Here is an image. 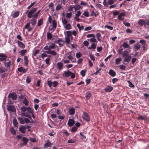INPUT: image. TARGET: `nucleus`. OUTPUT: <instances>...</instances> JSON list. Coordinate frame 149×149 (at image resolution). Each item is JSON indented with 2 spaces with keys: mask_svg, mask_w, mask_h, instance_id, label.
I'll return each instance as SVG.
<instances>
[{
  "mask_svg": "<svg viewBox=\"0 0 149 149\" xmlns=\"http://www.w3.org/2000/svg\"><path fill=\"white\" fill-rule=\"evenodd\" d=\"M47 36L48 39H51L52 37V34L50 32L47 33Z\"/></svg>",
  "mask_w": 149,
  "mask_h": 149,
  "instance_id": "48",
  "label": "nucleus"
},
{
  "mask_svg": "<svg viewBox=\"0 0 149 149\" xmlns=\"http://www.w3.org/2000/svg\"><path fill=\"white\" fill-rule=\"evenodd\" d=\"M7 57V56L3 54H0V60L1 61H5Z\"/></svg>",
  "mask_w": 149,
  "mask_h": 149,
  "instance_id": "12",
  "label": "nucleus"
},
{
  "mask_svg": "<svg viewBox=\"0 0 149 149\" xmlns=\"http://www.w3.org/2000/svg\"><path fill=\"white\" fill-rule=\"evenodd\" d=\"M138 23L139 25L141 26H143L144 25L145 26L146 24V23L144 20L143 19H140L138 22Z\"/></svg>",
  "mask_w": 149,
  "mask_h": 149,
  "instance_id": "15",
  "label": "nucleus"
},
{
  "mask_svg": "<svg viewBox=\"0 0 149 149\" xmlns=\"http://www.w3.org/2000/svg\"><path fill=\"white\" fill-rule=\"evenodd\" d=\"M124 60L125 62H128L131 60V56H130L128 55V56L124 57Z\"/></svg>",
  "mask_w": 149,
  "mask_h": 149,
  "instance_id": "24",
  "label": "nucleus"
},
{
  "mask_svg": "<svg viewBox=\"0 0 149 149\" xmlns=\"http://www.w3.org/2000/svg\"><path fill=\"white\" fill-rule=\"evenodd\" d=\"M139 42L143 45H145L146 43V41L144 40H141L139 41Z\"/></svg>",
  "mask_w": 149,
  "mask_h": 149,
  "instance_id": "57",
  "label": "nucleus"
},
{
  "mask_svg": "<svg viewBox=\"0 0 149 149\" xmlns=\"http://www.w3.org/2000/svg\"><path fill=\"white\" fill-rule=\"evenodd\" d=\"M19 11H17L15 12L13 14H12V16L13 17L16 18L19 15Z\"/></svg>",
  "mask_w": 149,
  "mask_h": 149,
  "instance_id": "26",
  "label": "nucleus"
},
{
  "mask_svg": "<svg viewBox=\"0 0 149 149\" xmlns=\"http://www.w3.org/2000/svg\"><path fill=\"white\" fill-rule=\"evenodd\" d=\"M75 112V109L73 107L70 108L68 111L70 115H73L74 113Z\"/></svg>",
  "mask_w": 149,
  "mask_h": 149,
  "instance_id": "18",
  "label": "nucleus"
},
{
  "mask_svg": "<svg viewBox=\"0 0 149 149\" xmlns=\"http://www.w3.org/2000/svg\"><path fill=\"white\" fill-rule=\"evenodd\" d=\"M121 46H123L124 48H127L129 47V45L126 42H123Z\"/></svg>",
  "mask_w": 149,
  "mask_h": 149,
  "instance_id": "41",
  "label": "nucleus"
},
{
  "mask_svg": "<svg viewBox=\"0 0 149 149\" xmlns=\"http://www.w3.org/2000/svg\"><path fill=\"white\" fill-rule=\"evenodd\" d=\"M22 141L23 143L26 144L29 141V139L26 137H24L22 139Z\"/></svg>",
  "mask_w": 149,
  "mask_h": 149,
  "instance_id": "36",
  "label": "nucleus"
},
{
  "mask_svg": "<svg viewBox=\"0 0 149 149\" xmlns=\"http://www.w3.org/2000/svg\"><path fill=\"white\" fill-rule=\"evenodd\" d=\"M52 143L50 142L49 140H47L46 143L44 144V148H46L47 147H50L52 146Z\"/></svg>",
  "mask_w": 149,
  "mask_h": 149,
  "instance_id": "16",
  "label": "nucleus"
},
{
  "mask_svg": "<svg viewBox=\"0 0 149 149\" xmlns=\"http://www.w3.org/2000/svg\"><path fill=\"white\" fill-rule=\"evenodd\" d=\"M77 26L80 31L81 30H83L84 29V27L83 26H81L79 24H77Z\"/></svg>",
  "mask_w": 149,
  "mask_h": 149,
  "instance_id": "31",
  "label": "nucleus"
},
{
  "mask_svg": "<svg viewBox=\"0 0 149 149\" xmlns=\"http://www.w3.org/2000/svg\"><path fill=\"white\" fill-rule=\"evenodd\" d=\"M65 42L67 44H69L70 42V37L67 36L65 38Z\"/></svg>",
  "mask_w": 149,
  "mask_h": 149,
  "instance_id": "50",
  "label": "nucleus"
},
{
  "mask_svg": "<svg viewBox=\"0 0 149 149\" xmlns=\"http://www.w3.org/2000/svg\"><path fill=\"white\" fill-rule=\"evenodd\" d=\"M138 119L139 120H145L146 119V118L144 116H142L141 115H139L138 118Z\"/></svg>",
  "mask_w": 149,
  "mask_h": 149,
  "instance_id": "47",
  "label": "nucleus"
},
{
  "mask_svg": "<svg viewBox=\"0 0 149 149\" xmlns=\"http://www.w3.org/2000/svg\"><path fill=\"white\" fill-rule=\"evenodd\" d=\"M109 73L110 75L113 77L115 76L116 74V72L112 70H109Z\"/></svg>",
  "mask_w": 149,
  "mask_h": 149,
  "instance_id": "29",
  "label": "nucleus"
},
{
  "mask_svg": "<svg viewBox=\"0 0 149 149\" xmlns=\"http://www.w3.org/2000/svg\"><path fill=\"white\" fill-rule=\"evenodd\" d=\"M83 15L85 17H88L89 16V13L87 11H85L83 13Z\"/></svg>",
  "mask_w": 149,
  "mask_h": 149,
  "instance_id": "54",
  "label": "nucleus"
},
{
  "mask_svg": "<svg viewBox=\"0 0 149 149\" xmlns=\"http://www.w3.org/2000/svg\"><path fill=\"white\" fill-rule=\"evenodd\" d=\"M18 71L20 72H23V73H25L26 71V69H25L23 67H20L18 68Z\"/></svg>",
  "mask_w": 149,
  "mask_h": 149,
  "instance_id": "21",
  "label": "nucleus"
},
{
  "mask_svg": "<svg viewBox=\"0 0 149 149\" xmlns=\"http://www.w3.org/2000/svg\"><path fill=\"white\" fill-rule=\"evenodd\" d=\"M23 104L26 106H27L29 105V102L28 101L27 98L25 97L22 102Z\"/></svg>",
  "mask_w": 149,
  "mask_h": 149,
  "instance_id": "22",
  "label": "nucleus"
},
{
  "mask_svg": "<svg viewBox=\"0 0 149 149\" xmlns=\"http://www.w3.org/2000/svg\"><path fill=\"white\" fill-rule=\"evenodd\" d=\"M129 52L127 50H125L123 53L122 55L123 57H124L125 56H128Z\"/></svg>",
  "mask_w": 149,
  "mask_h": 149,
  "instance_id": "43",
  "label": "nucleus"
},
{
  "mask_svg": "<svg viewBox=\"0 0 149 149\" xmlns=\"http://www.w3.org/2000/svg\"><path fill=\"white\" fill-rule=\"evenodd\" d=\"M91 93L90 91L86 93L85 94V97L87 100H89L91 97Z\"/></svg>",
  "mask_w": 149,
  "mask_h": 149,
  "instance_id": "20",
  "label": "nucleus"
},
{
  "mask_svg": "<svg viewBox=\"0 0 149 149\" xmlns=\"http://www.w3.org/2000/svg\"><path fill=\"white\" fill-rule=\"evenodd\" d=\"M116 0H109L108 1V3L109 5H111L113 4L115 1H116Z\"/></svg>",
  "mask_w": 149,
  "mask_h": 149,
  "instance_id": "51",
  "label": "nucleus"
},
{
  "mask_svg": "<svg viewBox=\"0 0 149 149\" xmlns=\"http://www.w3.org/2000/svg\"><path fill=\"white\" fill-rule=\"evenodd\" d=\"M89 56L90 57L91 59L93 61H95V56H94L92 54H91Z\"/></svg>",
  "mask_w": 149,
  "mask_h": 149,
  "instance_id": "63",
  "label": "nucleus"
},
{
  "mask_svg": "<svg viewBox=\"0 0 149 149\" xmlns=\"http://www.w3.org/2000/svg\"><path fill=\"white\" fill-rule=\"evenodd\" d=\"M58 83L56 81H54L52 83L53 86L54 87H56L58 85Z\"/></svg>",
  "mask_w": 149,
  "mask_h": 149,
  "instance_id": "55",
  "label": "nucleus"
},
{
  "mask_svg": "<svg viewBox=\"0 0 149 149\" xmlns=\"http://www.w3.org/2000/svg\"><path fill=\"white\" fill-rule=\"evenodd\" d=\"M27 50L26 49H23L20 51L21 55L22 56L24 55L25 53L26 52Z\"/></svg>",
  "mask_w": 149,
  "mask_h": 149,
  "instance_id": "53",
  "label": "nucleus"
},
{
  "mask_svg": "<svg viewBox=\"0 0 149 149\" xmlns=\"http://www.w3.org/2000/svg\"><path fill=\"white\" fill-rule=\"evenodd\" d=\"M141 46L139 44L138 42H137L134 46V49L136 50L139 49L140 47Z\"/></svg>",
  "mask_w": 149,
  "mask_h": 149,
  "instance_id": "34",
  "label": "nucleus"
},
{
  "mask_svg": "<svg viewBox=\"0 0 149 149\" xmlns=\"http://www.w3.org/2000/svg\"><path fill=\"white\" fill-rule=\"evenodd\" d=\"M90 15L91 16H93V15L95 16L96 17L98 15V14H97L95 12L94 10H93L90 14Z\"/></svg>",
  "mask_w": 149,
  "mask_h": 149,
  "instance_id": "58",
  "label": "nucleus"
},
{
  "mask_svg": "<svg viewBox=\"0 0 149 149\" xmlns=\"http://www.w3.org/2000/svg\"><path fill=\"white\" fill-rule=\"evenodd\" d=\"M62 8V4H59L57 5L56 7V10H59Z\"/></svg>",
  "mask_w": 149,
  "mask_h": 149,
  "instance_id": "42",
  "label": "nucleus"
},
{
  "mask_svg": "<svg viewBox=\"0 0 149 149\" xmlns=\"http://www.w3.org/2000/svg\"><path fill=\"white\" fill-rule=\"evenodd\" d=\"M66 33H67V36L69 37L72 36V33L71 31H66Z\"/></svg>",
  "mask_w": 149,
  "mask_h": 149,
  "instance_id": "59",
  "label": "nucleus"
},
{
  "mask_svg": "<svg viewBox=\"0 0 149 149\" xmlns=\"http://www.w3.org/2000/svg\"><path fill=\"white\" fill-rule=\"evenodd\" d=\"M43 19H40L38 20V22L37 25L39 26H41L43 24Z\"/></svg>",
  "mask_w": 149,
  "mask_h": 149,
  "instance_id": "35",
  "label": "nucleus"
},
{
  "mask_svg": "<svg viewBox=\"0 0 149 149\" xmlns=\"http://www.w3.org/2000/svg\"><path fill=\"white\" fill-rule=\"evenodd\" d=\"M121 61V58L120 57L117 58L115 60V64L118 65L120 63Z\"/></svg>",
  "mask_w": 149,
  "mask_h": 149,
  "instance_id": "33",
  "label": "nucleus"
},
{
  "mask_svg": "<svg viewBox=\"0 0 149 149\" xmlns=\"http://www.w3.org/2000/svg\"><path fill=\"white\" fill-rule=\"evenodd\" d=\"M47 84L49 87H51L52 84V82L51 80L47 81Z\"/></svg>",
  "mask_w": 149,
  "mask_h": 149,
  "instance_id": "64",
  "label": "nucleus"
},
{
  "mask_svg": "<svg viewBox=\"0 0 149 149\" xmlns=\"http://www.w3.org/2000/svg\"><path fill=\"white\" fill-rule=\"evenodd\" d=\"M8 97L9 98H11L13 100H15L17 97V96L15 93H12L9 94Z\"/></svg>",
  "mask_w": 149,
  "mask_h": 149,
  "instance_id": "7",
  "label": "nucleus"
},
{
  "mask_svg": "<svg viewBox=\"0 0 149 149\" xmlns=\"http://www.w3.org/2000/svg\"><path fill=\"white\" fill-rule=\"evenodd\" d=\"M95 37H93L92 38H91L89 40L90 42H93V43H96V44L97 43V41L96 39L95 38Z\"/></svg>",
  "mask_w": 149,
  "mask_h": 149,
  "instance_id": "37",
  "label": "nucleus"
},
{
  "mask_svg": "<svg viewBox=\"0 0 149 149\" xmlns=\"http://www.w3.org/2000/svg\"><path fill=\"white\" fill-rule=\"evenodd\" d=\"M104 27L107 28V29L110 30H112L113 29V27L109 25H106L104 26Z\"/></svg>",
  "mask_w": 149,
  "mask_h": 149,
  "instance_id": "56",
  "label": "nucleus"
},
{
  "mask_svg": "<svg viewBox=\"0 0 149 149\" xmlns=\"http://www.w3.org/2000/svg\"><path fill=\"white\" fill-rule=\"evenodd\" d=\"M55 43H58L60 46H62L65 43V41L61 38H59L55 42Z\"/></svg>",
  "mask_w": 149,
  "mask_h": 149,
  "instance_id": "8",
  "label": "nucleus"
},
{
  "mask_svg": "<svg viewBox=\"0 0 149 149\" xmlns=\"http://www.w3.org/2000/svg\"><path fill=\"white\" fill-rule=\"evenodd\" d=\"M96 48V45L95 43H92L91 47H88V49H95Z\"/></svg>",
  "mask_w": 149,
  "mask_h": 149,
  "instance_id": "30",
  "label": "nucleus"
},
{
  "mask_svg": "<svg viewBox=\"0 0 149 149\" xmlns=\"http://www.w3.org/2000/svg\"><path fill=\"white\" fill-rule=\"evenodd\" d=\"M20 110L22 112H23L22 113V115L30 120H32L31 115L29 114V113H32V110L31 107L23 106L20 108Z\"/></svg>",
  "mask_w": 149,
  "mask_h": 149,
  "instance_id": "1",
  "label": "nucleus"
},
{
  "mask_svg": "<svg viewBox=\"0 0 149 149\" xmlns=\"http://www.w3.org/2000/svg\"><path fill=\"white\" fill-rule=\"evenodd\" d=\"M7 109L9 111L14 112L15 111V108L14 105H8L7 107Z\"/></svg>",
  "mask_w": 149,
  "mask_h": 149,
  "instance_id": "9",
  "label": "nucleus"
},
{
  "mask_svg": "<svg viewBox=\"0 0 149 149\" xmlns=\"http://www.w3.org/2000/svg\"><path fill=\"white\" fill-rule=\"evenodd\" d=\"M26 129V127L25 126H22L19 128V131L23 133H25Z\"/></svg>",
  "mask_w": 149,
  "mask_h": 149,
  "instance_id": "23",
  "label": "nucleus"
},
{
  "mask_svg": "<svg viewBox=\"0 0 149 149\" xmlns=\"http://www.w3.org/2000/svg\"><path fill=\"white\" fill-rule=\"evenodd\" d=\"M37 8H34L31 10L27 13V17L29 18H31L32 17V15L37 10Z\"/></svg>",
  "mask_w": 149,
  "mask_h": 149,
  "instance_id": "6",
  "label": "nucleus"
},
{
  "mask_svg": "<svg viewBox=\"0 0 149 149\" xmlns=\"http://www.w3.org/2000/svg\"><path fill=\"white\" fill-rule=\"evenodd\" d=\"M80 8V7L79 5H75L74 6V8L75 11L79 10Z\"/></svg>",
  "mask_w": 149,
  "mask_h": 149,
  "instance_id": "40",
  "label": "nucleus"
},
{
  "mask_svg": "<svg viewBox=\"0 0 149 149\" xmlns=\"http://www.w3.org/2000/svg\"><path fill=\"white\" fill-rule=\"evenodd\" d=\"M17 119L19 123L23 124L24 123V118H22L21 117H19Z\"/></svg>",
  "mask_w": 149,
  "mask_h": 149,
  "instance_id": "28",
  "label": "nucleus"
},
{
  "mask_svg": "<svg viewBox=\"0 0 149 149\" xmlns=\"http://www.w3.org/2000/svg\"><path fill=\"white\" fill-rule=\"evenodd\" d=\"M125 15V13H121L119 14L118 17V19L119 20H123L124 18H122V17L124 16Z\"/></svg>",
  "mask_w": 149,
  "mask_h": 149,
  "instance_id": "19",
  "label": "nucleus"
},
{
  "mask_svg": "<svg viewBox=\"0 0 149 149\" xmlns=\"http://www.w3.org/2000/svg\"><path fill=\"white\" fill-rule=\"evenodd\" d=\"M70 75H71V78L72 79L74 78L75 77L74 73H72L68 70L64 72V73L63 74V76L65 77H68Z\"/></svg>",
  "mask_w": 149,
  "mask_h": 149,
  "instance_id": "3",
  "label": "nucleus"
},
{
  "mask_svg": "<svg viewBox=\"0 0 149 149\" xmlns=\"http://www.w3.org/2000/svg\"><path fill=\"white\" fill-rule=\"evenodd\" d=\"M120 69L122 70H125V66L123 65H120L119 66Z\"/></svg>",
  "mask_w": 149,
  "mask_h": 149,
  "instance_id": "62",
  "label": "nucleus"
},
{
  "mask_svg": "<svg viewBox=\"0 0 149 149\" xmlns=\"http://www.w3.org/2000/svg\"><path fill=\"white\" fill-rule=\"evenodd\" d=\"M17 45L18 46L20 47V48L24 49V48L25 47V45L24 43L22 42H21L18 40L17 41Z\"/></svg>",
  "mask_w": 149,
  "mask_h": 149,
  "instance_id": "14",
  "label": "nucleus"
},
{
  "mask_svg": "<svg viewBox=\"0 0 149 149\" xmlns=\"http://www.w3.org/2000/svg\"><path fill=\"white\" fill-rule=\"evenodd\" d=\"M47 54H50L52 55L55 56L56 54V52L54 50H49L46 52Z\"/></svg>",
  "mask_w": 149,
  "mask_h": 149,
  "instance_id": "17",
  "label": "nucleus"
},
{
  "mask_svg": "<svg viewBox=\"0 0 149 149\" xmlns=\"http://www.w3.org/2000/svg\"><path fill=\"white\" fill-rule=\"evenodd\" d=\"M74 54H72L71 52H69L67 54H65V56L66 58H67L68 59L64 60L63 61V62L65 63H68L70 62L72 63H75L76 62V60L74 56Z\"/></svg>",
  "mask_w": 149,
  "mask_h": 149,
  "instance_id": "2",
  "label": "nucleus"
},
{
  "mask_svg": "<svg viewBox=\"0 0 149 149\" xmlns=\"http://www.w3.org/2000/svg\"><path fill=\"white\" fill-rule=\"evenodd\" d=\"M74 123V121L73 119H69L68 121V125L69 127L72 126Z\"/></svg>",
  "mask_w": 149,
  "mask_h": 149,
  "instance_id": "13",
  "label": "nucleus"
},
{
  "mask_svg": "<svg viewBox=\"0 0 149 149\" xmlns=\"http://www.w3.org/2000/svg\"><path fill=\"white\" fill-rule=\"evenodd\" d=\"M52 24L53 26L52 27V29H55L57 26V23L55 20H53L52 21Z\"/></svg>",
  "mask_w": 149,
  "mask_h": 149,
  "instance_id": "27",
  "label": "nucleus"
},
{
  "mask_svg": "<svg viewBox=\"0 0 149 149\" xmlns=\"http://www.w3.org/2000/svg\"><path fill=\"white\" fill-rule=\"evenodd\" d=\"M5 65L7 67L9 68L10 66L11 65V62L10 61H9V62L6 63L5 64Z\"/></svg>",
  "mask_w": 149,
  "mask_h": 149,
  "instance_id": "49",
  "label": "nucleus"
},
{
  "mask_svg": "<svg viewBox=\"0 0 149 149\" xmlns=\"http://www.w3.org/2000/svg\"><path fill=\"white\" fill-rule=\"evenodd\" d=\"M72 15V13L71 12L68 13L66 14V17L68 18H70Z\"/></svg>",
  "mask_w": 149,
  "mask_h": 149,
  "instance_id": "61",
  "label": "nucleus"
},
{
  "mask_svg": "<svg viewBox=\"0 0 149 149\" xmlns=\"http://www.w3.org/2000/svg\"><path fill=\"white\" fill-rule=\"evenodd\" d=\"M31 24L33 25L36 24V20L33 18H32L30 21Z\"/></svg>",
  "mask_w": 149,
  "mask_h": 149,
  "instance_id": "39",
  "label": "nucleus"
},
{
  "mask_svg": "<svg viewBox=\"0 0 149 149\" xmlns=\"http://www.w3.org/2000/svg\"><path fill=\"white\" fill-rule=\"evenodd\" d=\"M62 22L63 26L68 23L67 20L65 18L62 19Z\"/></svg>",
  "mask_w": 149,
  "mask_h": 149,
  "instance_id": "44",
  "label": "nucleus"
},
{
  "mask_svg": "<svg viewBox=\"0 0 149 149\" xmlns=\"http://www.w3.org/2000/svg\"><path fill=\"white\" fill-rule=\"evenodd\" d=\"M10 130L11 133L13 135H15L16 134V131L13 128V127L11 128Z\"/></svg>",
  "mask_w": 149,
  "mask_h": 149,
  "instance_id": "52",
  "label": "nucleus"
},
{
  "mask_svg": "<svg viewBox=\"0 0 149 149\" xmlns=\"http://www.w3.org/2000/svg\"><path fill=\"white\" fill-rule=\"evenodd\" d=\"M96 37L98 40L99 41H100L101 40L100 38L101 37V34L99 33H97L96 34Z\"/></svg>",
  "mask_w": 149,
  "mask_h": 149,
  "instance_id": "46",
  "label": "nucleus"
},
{
  "mask_svg": "<svg viewBox=\"0 0 149 149\" xmlns=\"http://www.w3.org/2000/svg\"><path fill=\"white\" fill-rule=\"evenodd\" d=\"M13 123L15 127H17L18 126V123L16 119H13Z\"/></svg>",
  "mask_w": 149,
  "mask_h": 149,
  "instance_id": "32",
  "label": "nucleus"
},
{
  "mask_svg": "<svg viewBox=\"0 0 149 149\" xmlns=\"http://www.w3.org/2000/svg\"><path fill=\"white\" fill-rule=\"evenodd\" d=\"M56 46L54 43H50L49 44V46L47 45L45 46L44 48L43 49L44 50H47V51L50 50L52 49H54L56 48Z\"/></svg>",
  "mask_w": 149,
  "mask_h": 149,
  "instance_id": "4",
  "label": "nucleus"
},
{
  "mask_svg": "<svg viewBox=\"0 0 149 149\" xmlns=\"http://www.w3.org/2000/svg\"><path fill=\"white\" fill-rule=\"evenodd\" d=\"M86 72V70H82L80 72V74L82 77H84L85 75V73Z\"/></svg>",
  "mask_w": 149,
  "mask_h": 149,
  "instance_id": "45",
  "label": "nucleus"
},
{
  "mask_svg": "<svg viewBox=\"0 0 149 149\" xmlns=\"http://www.w3.org/2000/svg\"><path fill=\"white\" fill-rule=\"evenodd\" d=\"M127 82L129 84V86L130 87L132 88L134 87V85L132 84V83L129 81H128Z\"/></svg>",
  "mask_w": 149,
  "mask_h": 149,
  "instance_id": "60",
  "label": "nucleus"
},
{
  "mask_svg": "<svg viewBox=\"0 0 149 149\" xmlns=\"http://www.w3.org/2000/svg\"><path fill=\"white\" fill-rule=\"evenodd\" d=\"M82 117L84 120L87 122H89L90 121V117L88 114L86 112L83 113Z\"/></svg>",
  "mask_w": 149,
  "mask_h": 149,
  "instance_id": "5",
  "label": "nucleus"
},
{
  "mask_svg": "<svg viewBox=\"0 0 149 149\" xmlns=\"http://www.w3.org/2000/svg\"><path fill=\"white\" fill-rule=\"evenodd\" d=\"M57 67L59 70L63 69V63L61 62L58 63L57 64Z\"/></svg>",
  "mask_w": 149,
  "mask_h": 149,
  "instance_id": "11",
  "label": "nucleus"
},
{
  "mask_svg": "<svg viewBox=\"0 0 149 149\" xmlns=\"http://www.w3.org/2000/svg\"><path fill=\"white\" fill-rule=\"evenodd\" d=\"M24 61L25 64L26 66H27L28 64V57L26 56H24Z\"/></svg>",
  "mask_w": 149,
  "mask_h": 149,
  "instance_id": "38",
  "label": "nucleus"
},
{
  "mask_svg": "<svg viewBox=\"0 0 149 149\" xmlns=\"http://www.w3.org/2000/svg\"><path fill=\"white\" fill-rule=\"evenodd\" d=\"M113 88L111 86H108L104 88V91L106 92H111L113 90Z\"/></svg>",
  "mask_w": 149,
  "mask_h": 149,
  "instance_id": "10",
  "label": "nucleus"
},
{
  "mask_svg": "<svg viewBox=\"0 0 149 149\" xmlns=\"http://www.w3.org/2000/svg\"><path fill=\"white\" fill-rule=\"evenodd\" d=\"M63 26L64 28L66 29H71V26L69 23H68Z\"/></svg>",
  "mask_w": 149,
  "mask_h": 149,
  "instance_id": "25",
  "label": "nucleus"
}]
</instances>
